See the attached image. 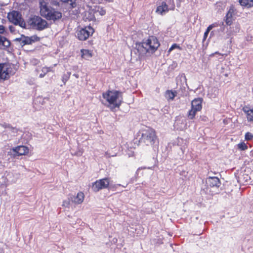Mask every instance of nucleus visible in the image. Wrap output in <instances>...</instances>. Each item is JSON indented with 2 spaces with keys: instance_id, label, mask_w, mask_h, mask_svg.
I'll list each match as a JSON object with an SVG mask.
<instances>
[{
  "instance_id": "b1692460",
  "label": "nucleus",
  "mask_w": 253,
  "mask_h": 253,
  "mask_svg": "<svg viewBox=\"0 0 253 253\" xmlns=\"http://www.w3.org/2000/svg\"><path fill=\"white\" fill-rule=\"evenodd\" d=\"M71 75V72H67V74H64L62 77V81L65 84L66 82L68 81Z\"/></svg>"
},
{
  "instance_id": "393cba45",
  "label": "nucleus",
  "mask_w": 253,
  "mask_h": 253,
  "mask_svg": "<svg viewBox=\"0 0 253 253\" xmlns=\"http://www.w3.org/2000/svg\"><path fill=\"white\" fill-rule=\"evenodd\" d=\"M238 148L240 150L244 151L248 149V146L247 144L244 142H241L239 143L237 145Z\"/></svg>"
},
{
  "instance_id": "473e14b6",
  "label": "nucleus",
  "mask_w": 253,
  "mask_h": 253,
  "mask_svg": "<svg viewBox=\"0 0 253 253\" xmlns=\"http://www.w3.org/2000/svg\"><path fill=\"white\" fill-rule=\"evenodd\" d=\"M214 54H218V55H222V56L223 55V54H221L218 51H216L214 53H212L211 54H210V56H213Z\"/></svg>"
},
{
  "instance_id": "4468645a",
  "label": "nucleus",
  "mask_w": 253,
  "mask_h": 253,
  "mask_svg": "<svg viewBox=\"0 0 253 253\" xmlns=\"http://www.w3.org/2000/svg\"><path fill=\"white\" fill-rule=\"evenodd\" d=\"M243 111L246 114L248 122H253V109H251L248 106H245L242 108Z\"/></svg>"
},
{
  "instance_id": "9b49d317",
  "label": "nucleus",
  "mask_w": 253,
  "mask_h": 253,
  "mask_svg": "<svg viewBox=\"0 0 253 253\" xmlns=\"http://www.w3.org/2000/svg\"><path fill=\"white\" fill-rule=\"evenodd\" d=\"M84 198V195L83 192L78 193L76 196H72L70 197L71 201L76 204H82Z\"/></svg>"
},
{
  "instance_id": "2f4dec72",
  "label": "nucleus",
  "mask_w": 253,
  "mask_h": 253,
  "mask_svg": "<svg viewBox=\"0 0 253 253\" xmlns=\"http://www.w3.org/2000/svg\"><path fill=\"white\" fill-rule=\"evenodd\" d=\"M31 39L30 38H27L24 40V42L25 44H30L31 43Z\"/></svg>"
},
{
  "instance_id": "58836bf2",
  "label": "nucleus",
  "mask_w": 253,
  "mask_h": 253,
  "mask_svg": "<svg viewBox=\"0 0 253 253\" xmlns=\"http://www.w3.org/2000/svg\"><path fill=\"white\" fill-rule=\"evenodd\" d=\"M174 9V5H173L172 8L171 9L173 10Z\"/></svg>"
},
{
  "instance_id": "20e7f679",
  "label": "nucleus",
  "mask_w": 253,
  "mask_h": 253,
  "mask_svg": "<svg viewBox=\"0 0 253 253\" xmlns=\"http://www.w3.org/2000/svg\"><path fill=\"white\" fill-rule=\"evenodd\" d=\"M94 32V29L90 25L84 27L79 26L76 31L75 36L79 41H85L91 37Z\"/></svg>"
},
{
  "instance_id": "423d86ee",
  "label": "nucleus",
  "mask_w": 253,
  "mask_h": 253,
  "mask_svg": "<svg viewBox=\"0 0 253 253\" xmlns=\"http://www.w3.org/2000/svg\"><path fill=\"white\" fill-rule=\"evenodd\" d=\"M15 73L13 65L9 63H0V81L9 79Z\"/></svg>"
},
{
  "instance_id": "ddd939ff",
  "label": "nucleus",
  "mask_w": 253,
  "mask_h": 253,
  "mask_svg": "<svg viewBox=\"0 0 253 253\" xmlns=\"http://www.w3.org/2000/svg\"><path fill=\"white\" fill-rule=\"evenodd\" d=\"M169 10V8L168 5L166 2L165 1H163L161 3V4L157 7L156 12L162 15L166 12H168Z\"/></svg>"
},
{
  "instance_id": "6ab92c4d",
  "label": "nucleus",
  "mask_w": 253,
  "mask_h": 253,
  "mask_svg": "<svg viewBox=\"0 0 253 253\" xmlns=\"http://www.w3.org/2000/svg\"><path fill=\"white\" fill-rule=\"evenodd\" d=\"M177 92L176 91H172L171 90H168L166 91L165 96L168 99L173 100L174 97L176 96Z\"/></svg>"
},
{
  "instance_id": "e433bc0d",
  "label": "nucleus",
  "mask_w": 253,
  "mask_h": 253,
  "mask_svg": "<svg viewBox=\"0 0 253 253\" xmlns=\"http://www.w3.org/2000/svg\"><path fill=\"white\" fill-rule=\"evenodd\" d=\"M61 0L64 2H68L70 0Z\"/></svg>"
},
{
  "instance_id": "1a4fd4ad",
  "label": "nucleus",
  "mask_w": 253,
  "mask_h": 253,
  "mask_svg": "<svg viewBox=\"0 0 253 253\" xmlns=\"http://www.w3.org/2000/svg\"><path fill=\"white\" fill-rule=\"evenodd\" d=\"M110 179L108 177H105L96 180L92 183V190L97 192L101 189H107L109 187Z\"/></svg>"
},
{
  "instance_id": "a878e982",
  "label": "nucleus",
  "mask_w": 253,
  "mask_h": 253,
  "mask_svg": "<svg viewBox=\"0 0 253 253\" xmlns=\"http://www.w3.org/2000/svg\"><path fill=\"white\" fill-rule=\"evenodd\" d=\"M42 71L43 72V73L45 74V75L48 72H53L52 67H43L42 68Z\"/></svg>"
},
{
  "instance_id": "c756f323",
  "label": "nucleus",
  "mask_w": 253,
  "mask_h": 253,
  "mask_svg": "<svg viewBox=\"0 0 253 253\" xmlns=\"http://www.w3.org/2000/svg\"><path fill=\"white\" fill-rule=\"evenodd\" d=\"M5 32V27L2 25H0V34H3Z\"/></svg>"
},
{
  "instance_id": "39448f33",
  "label": "nucleus",
  "mask_w": 253,
  "mask_h": 253,
  "mask_svg": "<svg viewBox=\"0 0 253 253\" xmlns=\"http://www.w3.org/2000/svg\"><path fill=\"white\" fill-rule=\"evenodd\" d=\"M27 23L30 28L39 31L42 30L48 27V23L45 20L36 15L30 17L27 21Z\"/></svg>"
},
{
  "instance_id": "f8f14e48",
  "label": "nucleus",
  "mask_w": 253,
  "mask_h": 253,
  "mask_svg": "<svg viewBox=\"0 0 253 253\" xmlns=\"http://www.w3.org/2000/svg\"><path fill=\"white\" fill-rule=\"evenodd\" d=\"M202 98H195L191 102V108L200 111L202 109Z\"/></svg>"
},
{
  "instance_id": "dca6fc26",
  "label": "nucleus",
  "mask_w": 253,
  "mask_h": 253,
  "mask_svg": "<svg viewBox=\"0 0 253 253\" xmlns=\"http://www.w3.org/2000/svg\"><path fill=\"white\" fill-rule=\"evenodd\" d=\"M10 45V41L5 37L0 35V48L2 49H6L9 47Z\"/></svg>"
},
{
  "instance_id": "2eb2a0df",
  "label": "nucleus",
  "mask_w": 253,
  "mask_h": 253,
  "mask_svg": "<svg viewBox=\"0 0 253 253\" xmlns=\"http://www.w3.org/2000/svg\"><path fill=\"white\" fill-rule=\"evenodd\" d=\"M207 183L211 187H219L220 185V181L217 177H210L208 178Z\"/></svg>"
},
{
  "instance_id": "f704fd0d",
  "label": "nucleus",
  "mask_w": 253,
  "mask_h": 253,
  "mask_svg": "<svg viewBox=\"0 0 253 253\" xmlns=\"http://www.w3.org/2000/svg\"><path fill=\"white\" fill-rule=\"evenodd\" d=\"M69 205V202L64 201L63 202L62 206L64 207H67Z\"/></svg>"
},
{
  "instance_id": "6e6552de",
  "label": "nucleus",
  "mask_w": 253,
  "mask_h": 253,
  "mask_svg": "<svg viewBox=\"0 0 253 253\" xmlns=\"http://www.w3.org/2000/svg\"><path fill=\"white\" fill-rule=\"evenodd\" d=\"M9 21L15 25H19L21 27L25 26V23L22 15L18 11L13 10L7 14Z\"/></svg>"
},
{
  "instance_id": "c85d7f7f",
  "label": "nucleus",
  "mask_w": 253,
  "mask_h": 253,
  "mask_svg": "<svg viewBox=\"0 0 253 253\" xmlns=\"http://www.w3.org/2000/svg\"><path fill=\"white\" fill-rule=\"evenodd\" d=\"M245 138L247 141L251 140L253 138V134L250 132H248L245 135Z\"/></svg>"
},
{
  "instance_id": "aec40b11",
  "label": "nucleus",
  "mask_w": 253,
  "mask_h": 253,
  "mask_svg": "<svg viewBox=\"0 0 253 253\" xmlns=\"http://www.w3.org/2000/svg\"><path fill=\"white\" fill-rule=\"evenodd\" d=\"M216 26H217V24H216V23L212 24H211V25H209L208 26V27L207 28L206 31L204 33V37H203V41H205V40H206V39L207 38L208 35L210 31L213 27H216Z\"/></svg>"
},
{
  "instance_id": "c9c22d12",
  "label": "nucleus",
  "mask_w": 253,
  "mask_h": 253,
  "mask_svg": "<svg viewBox=\"0 0 253 253\" xmlns=\"http://www.w3.org/2000/svg\"><path fill=\"white\" fill-rule=\"evenodd\" d=\"M45 76V74L41 73V74H40L39 77H40V78H42L44 77Z\"/></svg>"
},
{
  "instance_id": "5701e85b",
  "label": "nucleus",
  "mask_w": 253,
  "mask_h": 253,
  "mask_svg": "<svg viewBox=\"0 0 253 253\" xmlns=\"http://www.w3.org/2000/svg\"><path fill=\"white\" fill-rule=\"evenodd\" d=\"M235 11L236 9L235 8L234 5L233 4L231 5L226 16L233 17V15L235 14Z\"/></svg>"
},
{
  "instance_id": "f03ea898",
  "label": "nucleus",
  "mask_w": 253,
  "mask_h": 253,
  "mask_svg": "<svg viewBox=\"0 0 253 253\" xmlns=\"http://www.w3.org/2000/svg\"><path fill=\"white\" fill-rule=\"evenodd\" d=\"M102 96L108 103V107L111 110L119 108L122 103V93L116 90H108L102 93Z\"/></svg>"
},
{
  "instance_id": "cd10ccee",
  "label": "nucleus",
  "mask_w": 253,
  "mask_h": 253,
  "mask_svg": "<svg viewBox=\"0 0 253 253\" xmlns=\"http://www.w3.org/2000/svg\"><path fill=\"white\" fill-rule=\"evenodd\" d=\"M175 48H177L179 50H181V47L176 43H173L168 50V52L170 53L172 50Z\"/></svg>"
},
{
  "instance_id": "412c9836",
  "label": "nucleus",
  "mask_w": 253,
  "mask_h": 253,
  "mask_svg": "<svg viewBox=\"0 0 253 253\" xmlns=\"http://www.w3.org/2000/svg\"><path fill=\"white\" fill-rule=\"evenodd\" d=\"M198 112H199V111H197L195 109L191 108V109L189 110V111L187 113V117L190 120L194 119Z\"/></svg>"
},
{
  "instance_id": "a211bd4d",
  "label": "nucleus",
  "mask_w": 253,
  "mask_h": 253,
  "mask_svg": "<svg viewBox=\"0 0 253 253\" xmlns=\"http://www.w3.org/2000/svg\"><path fill=\"white\" fill-rule=\"evenodd\" d=\"M240 4L248 8L253 7V0H239Z\"/></svg>"
},
{
  "instance_id": "bb28decb",
  "label": "nucleus",
  "mask_w": 253,
  "mask_h": 253,
  "mask_svg": "<svg viewBox=\"0 0 253 253\" xmlns=\"http://www.w3.org/2000/svg\"><path fill=\"white\" fill-rule=\"evenodd\" d=\"M233 17H230V16H225V23L227 25L230 26L233 23Z\"/></svg>"
},
{
  "instance_id": "0eeeda50",
  "label": "nucleus",
  "mask_w": 253,
  "mask_h": 253,
  "mask_svg": "<svg viewBox=\"0 0 253 253\" xmlns=\"http://www.w3.org/2000/svg\"><path fill=\"white\" fill-rule=\"evenodd\" d=\"M160 45V43L158 39L154 36H149L142 42V46L146 49L147 52L152 53H154Z\"/></svg>"
},
{
  "instance_id": "ea45409f",
  "label": "nucleus",
  "mask_w": 253,
  "mask_h": 253,
  "mask_svg": "<svg viewBox=\"0 0 253 253\" xmlns=\"http://www.w3.org/2000/svg\"><path fill=\"white\" fill-rule=\"evenodd\" d=\"M2 21H5V20H3ZM2 22L3 23V21H2Z\"/></svg>"
},
{
  "instance_id": "4c0bfd02",
  "label": "nucleus",
  "mask_w": 253,
  "mask_h": 253,
  "mask_svg": "<svg viewBox=\"0 0 253 253\" xmlns=\"http://www.w3.org/2000/svg\"><path fill=\"white\" fill-rule=\"evenodd\" d=\"M74 76L77 78H79V75L77 74H74Z\"/></svg>"
},
{
  "instance_id": "f257e3e1",
  "label": "nucleus",
  "mask_w": 253,
  "mask_h": 253,
  "mask_svg": "<svg viewBox=\"0 0 253 253\" xmlns=\"http://www.w3.org/2000/svg\"><path fill=\"white\" fill-rule=\"evenodd\" d=\"M39 5L41 15L47 20L55 21L62 17L61 12L49 6L44 0H40Z\"/></svg>"
},
{
  "instance_id": "f3484780",
  "label": "nucleus",
  "mask_w": 253,
  "mask_h": 253,
  "mask_svg": "<svg viewBox=\"0 0 253 253\" xmlns=\"http://www.w3.org/2000/svg\"><path fill=\"white\" fill-rule=\"evenodd\" d=\"M81 53L82 58L85 60H88L93 56L92 51L88 49H82L81 50Z\"/></svg>"
},
{
  "instance_id": "7c9ffc66",
  "label": "nucleus",
  "mask_w": 253,
  "mask_h": 253,
  "mask_svg": "<svg viewBox=\"0 0 253 253\" xmlns=\"http://www.w3.org/2000/svg\"><path fill=\"white\" fill-rule=\"evenodd\" d=\"M2 126L4 128H13V127L9 124H4Z\"/></svg>"
},
{
  "instance_id": "4be33fe9",
  "label": "nucleus",
  "mask_w": 253,
  "mask_h": 253,
  "mask_svg": "<svg viewBox=\"0 0 253 253\" xmlns=\"http://www.w3.org/2000/svg\"><path fill=\"white\" fill-rule=\"evenodd\" d=\"M94 13L98 12L101 16L104 15L106 14V10L102 7L99 6H96L93 9Z\"/></svg>"
},
{
  "instance_id": "72a5a7b5",
  "label": "nucleus",
  "mask_w": 253,
  "mask_h": 253,
  "mask_svg": "<svg viewBox=\"0 0 253 253\" xmlns=\"http://www.w3.org/2000/svg\"><path fill=\"white\" fill-rule=\"evenodd\" d=\"M9 30L10 31V32H12V33L14 32V31H15V28L12 26H10L9 27Z\"/></svg>"
},
{
  "instance_id": "9d476101",
  "label": "nucleus",
  "mask_w": 253,
  "mask_h": 253,
  "mask_svg": "<svg viewBox=\"0 0 253 253\" xmlns=\"http://www.w3.org/2000/svg\"><path fill=\"white\" fill-rule=\"evenodd\" d=\"M13 152L16 153L18 156L26 155L28 154L29 149L28 147L24 145H20L12 148Z\"/></svg>"
},
{
  "instance_id": "7ed1b4c3",
  "label": "nucleus",
  "mask_w": 253,
  "mask_h": 253,
  "mask_svg": "<svg viewBox=\"0 0 253 253\" xmlns=\"http://www.w3.org/2000/svg\"><path fill=\"white\" fill-rule=\"evenodd\" d=\"M157 138L156 131L152 128H148L144 130L139 142L147 146L152 145L155 143Z\"/></svg>"
}]
</instances>
